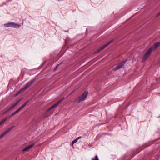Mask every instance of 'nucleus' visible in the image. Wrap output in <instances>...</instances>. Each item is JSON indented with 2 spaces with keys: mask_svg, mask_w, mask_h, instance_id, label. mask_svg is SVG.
I'll return each mask as SVG.
<instances>
[{
  "mask_svg": "<svg viewBox=\"0 0 160 160\" xmlns=\"http://www.w3.org/2000/svg\"><path fill=\"white\" fill-rule=\"evenodd\" d=\"M88 94V91H85L81 95L76 98V101L79 103L81 101L84 100L87 97Z\"/></svg>",
  "mask_w": 160,
  "mask_h": 160,
  "instance_id": "obj_1",
  "label": "nucleus"
},
{
  "mask_svg": "<svg viewBox=\"0 0 160 160\" xmlns=\"http://www.w3.org/2000/svg\"><path fill=\"white\" fill-rule=\"evenodd\" d=\"M4 26L6 27H10L14 28H19L21 25L19 24L16 23L14 22H10L8 23H6Z\"/></svg>",
  "mask_w": 160,
  "mask_h": 160,
  "instance_id": "obj_2",
  "label": "nucleus"
},
{
  "mask_svg": "<svg viewBox=\"0 0 160 160\" xmlns=\"http://www.w3.org/2000/svg\"><path fill=\"white\" fill-rule=\"evenodd\" d=\"M152 52V48H150L143 57L142 60V62H145L148 59V58L150 56Z\"/></svg>",
  "mask_w": 160,
  "mask_h": 160,
  "instance_id": "obj_3",
  "label": "nucleus"
},
{
  "mask_svg": "<svg viewBox=\"0 0 160 160\" xmlns=\"http://www.w3.org/2000/svg\"><path fill=\"white\" fill-rule=\"evenodd\" d=\"M35 81V79H34L30 81L29 82H27L25 86L23 87L22 88L23 90H26L30 86H31Z\"/></svg>",
  "mask_w": 160,
  "mask_h": 160,
  "instance_id": "obj_4",
  "label": "nucleus"
},
{
  "mask_svg": "<svg viewBox=\"0 0 160 160\" xmlns=\"http://www.w3.org/2000/svg\"><path fill=\"white\" fill-rule=\"evenodd\" d=\"M127 60H126L125 61H123L120 64L116 67L115 68H114L113 69V70L114 71H116L117 70L119 69L120 68H122L123 66L125 64L126 62H127Z\"/></svg>",
  "mask_w": 160,
  "mask_h": 160,
  "instance_id": "obj_5",
  "label": "nucleus"
},
{
  "mask_svg": "<svg viewBox=\"0 0 160 160\" xmlns=\"http://www.w3.org/2000/svg\"><path fill=\"white\" fill-rule=\"evenodd\" d=\"M22 100V98L17 101L14 104L10 106L7 110V112H8L9 111H10L11 110H12V108H14L19 103V102L21 101Z\"/></svg>",
  "mask_w": 160,
  "mask_h": 160,
  "instance_id": "obj_6",
  "label": "nucleus"
},
{
  "mask_svg": "<svg viewBox=\"0 0 160 160\" xmlns=\"http://www.w3.org/2000/svg\"><path fill=\"white\" fill-rule=\"evenodd\" d=\"M113 41V40H111L109 42H108L107 43L105 44L103 46H102L101 47H100L99 48L98 50H97L96 52L97 53L99 52H100L101 50L104 49L105 48L107 47L108 45H109L112 41Z\"/></svg>",
  "mask_w": 160,
  "mask_h": 160,
  "instance_id": "obj_7",
  "label": "nucleus"
},
{
  "mask_svg": "<svg viewBox=\"0 0 160 160\" xmlns=\"http://www.w3.org/2000/svg\"><path fill=\"white\" fill-rule=\"evenodd\" d=\"M34 145L35 143H33L28 145L27 147L24 148L23 150H22V151L25 152L29 151V150L30 149H31L34 146Z\"/></svg>",
  "mask_w": 160,
  "mask_h": 160,
  "instance_id": "obj_8",
  "label": "nucleus"
},
{
  "mask_svg": "<svg viewBox=\"0 0 160 160\" xmlns=\"http://www.w3.org/2000/svg\"><path fill=\"white\" fill-rule=\"evenodd\" d=\"M160 45V42H159L155 43L153 46L151 48H152V51L155 50Z\"/></svg>",
  "mask_w": 160,
  "mask_h": 160,
  "instance_id": "obj_9",
  "label": "nucleus"
},
{
  "mask_svg": "<svg viewBox=\"0 0 160 160\" xmlns=\"http://www.w3.org/2000/svg\"><path fill=\"white\" fill-rule=\"evenodd\" d=\"M14 127V126H13L8 128V129H7L3 132V134H4V135H6L7 133L9 132Z\"/></svg>",
  "mask_w": 160,
  "mask_h": 160,
  "instance_id": "obj_10",
  "label": "nucleus"
},
{
  "mask_svg": "<svg viewBox=\"0 0 160 160\" xmlns=\"http://www.w3.org/2000/svg\"><path fill=\"white\" fill-rule=\"evenodd\" d=\"M14 127V126H13L8 128V129H7L3 132V134H4V135H6L7 133L9 132Z\"/></svg>",
  "mask_w": 160,
  "mask_h": 160,
  "instance_id": "obj_11",
  "label": "nucleus"
},
{
  "mask_svg": "<svg viewBox=\"0 0 160 160\" xmlns=\"http://www.w3.org/2000/svg\"><path fill=\"white\" fill-rule=\"evenodd\" d=\"M21 109V108H19L16 111H15L14 112H13L12 114L10 116L12 117L15 115L16 113L18 112L19 111H20Z\"/></svg>",
  "mask_w": 160,
  "mask_h": 160,
  "instance_id": "obj_12",
  "label": "nucleus"
},
{
  "mask_svg": "<svg viewBox=\"0 0 160 160\" xmlns=\"http://www.w3.org/2000/svg\"><path fill=\"white\" fill-rule=\"evenodd\" d=\"M29 102L28 100L27 101H26L22 106H21L20 108H21V109H22L26 105L28 104Z\"/></svg>",
  "mask_w": 160,
  "mask_h": 160,
  "instance_id": "obj_13",
  "label": "nucleus"
},
{
  "mask_svg": "<svg viewBox=\"0 0 160 160\" xmlns=\"http://www.w3.org/2000/svg\"><path fill=\"white\" fill-rule=\"evenodd\" d=\"M23 91L22 88H21L19 90L15 95V96H17L19 94H20L22 91Z\"/></svg>",
  "mask_w": 160,
  "mask_h": 160,
  "instance_id": "obj_14",
  "label": "nucleus"
},
{
  "mask_svg": "<svg viewBox=\"0 0 160 160\" xmlns=\"http://www.w3.org/2000/svg\"><path fill=\"white\" fill-rule=\"evenodd\" d=\"M57 106L56 105V104L55 103L53 105H52V106L51 107H50V108H49L48 110H47V111H49L51 109H52L57 107Z\"/></svg>",
  "mask_w": 160,
  "mask_h": 160,
  "instance_id": "obj_15",
  "label": "nucleus"
},
{
  "mask_svg": "<svg viewBox=\"0 0 160 160\" xmlns=\"http://www.w3.org/2000/svg\"><path fill=\"white\" fill-rule=\"evenodd\" d=\"M92 160H99L98 156L97 155H96L92 159Z\"/></svg>",
  "mask_w": 160,
  "mask_h": 160,
  "instance_id": "obj_16",
  "label": "nucleus"
},
{
  "mask_svg": "<svg viewBox=\"0 0 160 160\" xmlns=\"http://www.w3.org/2000/svg\"><path fill=\"white\" fill-rule=\"evenodd\" d=\"M78 140V139H77V138H76V139H74L73 141L72 142V146L73 145V144H74L76 143L77 142Z\"/></svg>",
  "mask_w": 160,
  "mask_h": 160,
  "instance_id": "obj_17",
  "label": "nucleus"
},
{
  "mask_svg": "<svg viewBox=\"0 0 160 160\" xmlns=\"http://www.w3.org/2000/svg\"><path fill=\"white\" fill-rule=\"evenodd\" d=\"M8 119V118L7 117H6L3 119L2 121H1V122H2V123L3 124L4 122H5Z\"/></svg>",
  "mask_w": 160,
  "mask_h": 160,
  "instance_id": "obj_18",
  "label": "nucleus"
},
{
  "mask_svg": "<svg viewBox=\"0 0 160 160\" xmlns=\"http://www.w3.org/2000/svg\"><path fill=\"white\" fill-rule=\"evenodd\" d=\"M62 100H60L55 104H56L57 106L60 103H61L62 102Z\"/></svg>",
  "mask_w": 160,
  "mask_h": 160,
  "instance_id": "obj_19",
  "label": "nucleus"
},
{
  "mask_svg": "<svg viewBox=\"0 0 160 160\" xmlns=\"http://www.w3.org/2000/svg\"><path fill=\"white\" fill-rule=\"evenodd\" d=\"M4 136V134H3V133H2L0 135V138H2Z\"/></svg>",
  "mask_w": 160,
  "mask_h": 160,
  "instance_id": "obj_20",
  "label": "nucleus"
},
{
  "mask_svg": "<svg viewBox=\"0 0 160 160\" xmlns=\"http://www.w3.org/2000/svg\"><path fill=\"white\" fill-rule=\"evenodd\" d=\"M4 136V134H3V133H2L0 135V138H2Z\"/></svg>",
  "mask_w": 160,
  "mask_h": 160,
  "instance_id": "obj_21",
  "label": "nucleus"
},
{
  "mask_svg": "<svg viewBox=\"0 0 160 160\" xmlns=\"http://www.w3.org/2000/svg\"><path fill=\"white\" fill-rule=\"evenodd\" d=\"M81 138V136H79V137H78V138H77V139H78V140L79 138Z\"/></svg>",
  "mask_w": 160,
  "mask_h": 160,
  "instance_id": "obj_22",
  "label": "nucleus"
},
{
  "mask_svg": "<svg viewBox=\"0 0 160 160\" xmlns=\"http://www.w3.org/2000/svg\"><path fill=\"white\" fill-rule=\"evenodd\" d=\"M58 65H57V66L56 67V68H55L54 69V70L55 71L56 69H57V68H58Z\"/></svg>",
  "mask_w": 160,
  "mask_h": 160,
  "instance_id": "obj_23",
  "label": "nucleus"
},
{
  "mask_svg": "<svg viewBox=\"0 0 160 160\" xmlns=\"http://www.w3.org/2000/svg\"><path fill=\"white\" fill-rule=\"evenodd\" d=\"M160 15V12L157 14L156 17H158Z\"/></svg>",
  "mask_w": 160,
  "mask_h": 160,
  "instance_id": "obj_24",
  "label": "nucleus"
},
{
  "mask_svg": "<svg viewBox=\"0 0 160 160\" xmlns=\"http://www.w3.org/2000/svg\"><path fill=\"white\" fill-rule=\"evenodd\" d=\"M64 97H63V98H62V99H61L60 100H62V101L63 100H64Z\"/></svg>",
  "mask_w": 160,
  "mask_h": 160,
  "instance_id": "obj_25",
  "label": "nucleus"
},
{
  "mask_svg": "<svg viewBox=\"0 0 160 160\" xmlns=\"http://www.w3.org/2000/svg\"><path fill=\"white\" fill-rule=\"evenodd\" d=\"M2 124V122H1V121L0 122V126Z\"/></svg>",
  "mask_w": 160,
  "mask_h": 160,
  "instance_id": "obj_26",
  "label": "nucleus"
},
{
  "mask_svg": "<svg viewBox=\"0 0 160 160\" xmlns=\"http://www.w3.org/2000/svg\"><path fill=\"white\" fill-rule=\"evenodd\" d=\"M8 112H7V110H6V111H5V112L4 113H7Z\"/></svg>",
  "mask_w": 160,
  "mask_h": 160,
  "instance_id": "obj_27",
  "label": "nucleus"
}]
</instances>
